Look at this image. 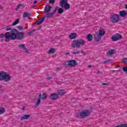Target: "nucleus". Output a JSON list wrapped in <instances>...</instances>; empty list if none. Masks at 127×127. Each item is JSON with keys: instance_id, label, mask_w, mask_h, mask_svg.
I'll return each mask as SVG.
<instances>
[{"instance_id": "nucleus-1", "label": "nucleus", "mask_w": 127, "mask_h": 127, "mask_svg": "<svg viewBox=\"0 0 127 127\" xmlns=\"http://www.w3.org/2000/svg\"><path fill=\"white\" fill-rule=\"evenodd\" d=\"M24 34L22 32H18V31L16 29H13L11 32L5 33V42H9L10 40H20L24 38Z\"/></svg>"}, {"instance_id": "nucleus-2", "label": "nucleus", "mask_w": 127, "mask_h": 127, "mask_svg": "<svg viewBox=\"0 0 127 127\" xmlns=\"http://www.w3.org/2000/svg\"><path fill=\"white\" fill-rule=\"evenodd\" d=\"M86 42L83 39H78L73 41L71 43V46L72 48H80L81 46H83Z\"/></svg>"}, {"instance_id": "nucleus-3", "label": "nucleus", "mask_w": 127, "mask_h": 127, "mask_svg": "<svg viewBox=\"0 0 127 127\" xmlns=\"http://www.w3.org/2000/svg\"><path fill=\"white\" fill-rule=\"evenodd\" d=\"M3 80L5 82L10 81V75L5 71H0V81Z\"/></svg>"}, {"instance_id": "nucleus-4", "label": "nucleus", "mask_w": 127, "mask_h": 127, "mask_svg": "<svg viewBox=\"0 0 127 127\" xmlns=\"http://www.w3.org/2000/svg\"><path fill=\"white\" fill-rule=\"evenodd\" d=\"M46 98H47V94L43 93L42 95H41V93H40L39 94V97L38 98L37 101L35 104L36 107H38V106H39L41 102V99L42 100H45Z\"/></svg>"}, {"instance_id": "nucleus-5", "label": "nucleus", "mask_w": 127, "mask_h": 127, "mask_svg": "<svg viewBox=\"0 0 127 127\" xmlns=\"http://www.w3.org/2000/svg\"><path fill=\"white\" fill-rule=\"evenodd\" d=\"M92 113L91 111L88 110H84L81 111L80 113V117L81 119H85V118H87V117H89L90 114Z\"/></svg>"}, {"instance_id": "nucleus-6", "label": "nucleus", "mask_w": 127, "mask_h": 127, "mask_svg": "<svg viewBox=\"0 0 127 127\" xmlns=\"http://www.w3.org/2000/svg\"><path fill=\"white\" fill-rule=\"evenodd\" d=\"M60 5L62 7H64L65 9L70 8V4L68 3V0H61Z\"/></svg>"}, {"instance_id": "nucleus-7", "label": "nucleus", "mask_w": 127, "mask_h": 127, "mask_svg": "<svg viewBox=\"0 0 127 127\" xmlns=\"http://www.w3.org/2000/svg\"><path fill=\"white\" fill-rule=\"evenodd\" d=\"M111 20L113 23H117L119 22V21L121 20V19H120V15L118 14H113L111 16Z\"/></svg>"}, {"instance_id": "nucleus-8", "label": "nucleus", "mask_w": 127, "mask_h": 127, "mask_svg": "<svg viewBox=\"0 0 127 127\" xmlns=\"http://www.w3.org/2000/svg\"><path fill=\"white\" fill-rule=\"evenodd\" d=\"M65 65H67L68 66H71V67H75V66H77V61L72 60L70 61H68L65 63Z\"/></svg>"}, {"instance_id": "nucleus-9", "label": "nucleus", "mask_w": 127, "mask_h": 127, "mask_svg": "<svg viewBox=\"0 0 127 127\" xmlns=\"http://www.w3.org/2000/svg\"><path fill=\"white\" fill-rule=\"evenodd\" d=\"M112 41H118L120 39H122V35L117 33L112 36L111 38Z\"/></svg>"}, {"instance_id": "nucleus-10", "label": "nucleus", "mask_w": 127, "mask_h": 127, "mask_svg": "<svg viewBox=\"0 0 127 127\" xmlns=\"http://www.w3.org/2000/svg\"><path fill=\"white\" fill-rule=\"evenodd\" d=\"M48 17V13L46 14V15L44 16L43 18H41L40 19L38 20L37 22H35V23H37L38 25H40L44 21V19L45 18H47Z\"/></svg>"}, {"instance_id": "nucleus-11", "label": "nucleus", "mask_w": 127, "mask_h": 127, "mask_svg": "<svg viewBox=\"0 0 127 127\" xmlns=\"http://www.w3.org/2000/svg\"><path fill=\"white\" fill-rule=\"evenodd\" d=\"M58 98H59V96H58L57 93H52L50 96V99L51 100H56Z\"/></svg>"}, {"instance_id": "nucleus-12", "label": "nucleus", "mask_w": 127, "mask_h": 127, "mask_svg": "<svg viewBox=\"0 0 127 127\" xmlns=\"http://www.w3.org/2000/svg\"><path fill=\"white\" fill-rule=\"evenodd\" d=\"M94 39L97 42H99L102 39V36L98 33L95 34L94 35Z\"/></svg>"}, {"instance_id": "nucleus-13", "label": "nucleus", "mask_w": 127, "mask_h": 127, "mask_svg": "<svg viewBox=\"0 0 127 127\" xmlns=\"http://www.w3.org/2000/svg\"><path fill=\"white\" fill-rule=\"evenodd\" d=\"M30 118V115H24L23 116H21L20 121H23L24 120H28Z\"/></svg>"}, {"instance_id": "nucleus-14", "label": "nucleus", "mask_w": 127, "mask_h": 127, "mask_svg": "<svg viewBox=\"0 0 127 127\" xmlns=\"http://www.w3.org/2000/svg\"><path fill=\"white\" fill-rule=\"evenodd\" d=\"M59 7L57 6L55 10L52 12V13H50L48 14V17H52L54 14H55V12H56V11H57V10L59 9Z\"/></svg>"}, {"instance_id": "nucleus-15", "label": "nucleus", "mask_w": 127, "mask_h": 127, "mask_svg": "<svg viewBox=\"0 0 127 127\" xmlns=\"http://www.w3.org/2000/svg\"><path fill=\"white\" fill-rule=\"evenodd\" d=\"M65 92L64 90H58V96H64L65 95Z\"/></svg>"}, {"instance_id": "nucleus-16", "label": "nucleus", "mask_w": 127, "mask_h": 127, "mask_svg": "<svg viewBox=\"0 0 127 127\" xmlns=\"http://www.w3.org/2000/svg\"><path fill=\"white\" fill-rule=\"evenodd\" d=\"M69 38L70 39H75V38H77V34H76V33H72L69 35Z\"/></svg>"}, {"instance_id": "nucleus-17", "label": "nucleus", "mask_w": 127, "mask_h": 127, "mask_svg": "<svg viewBox=\"0 0 127 127\" xmlns=\"http://www.w3.org/2000/svg\"><path fill=\"white\" fill-rule=\"evenodd\" d=\"M127 14V11L123 10L120 12V15L121 17H125Z\"/></svg>"}, {"instance_id": "nucleus-18", "label": "nucleus", "mask_w": 127, "mask_h": 127, "mask_svg": "<svg viewBox=\"0 0 127 127\" xmlns=\"http://www.w3.org/2000/svg\"><path fill=\"white\" fill-rule=\"evenodd\" d=\"M31 16V14L27 12H25L23 14V17L24 18L25 17H30Z\"/></svg>"}, {"instance_id": "nucleus-19", "label": "nucleus", "mask_w": 127, "mask_h": 127, "mask_svg": "<svg viewBox=\"0 0 127 127\" xmlns=\"http://www.w3.org/2000/svg\"><path fill=\"white\" fill-rule=\"evenodd\" d=\"M56 52V50H55V49L53 48H51L48 52V54H54Z\"/></svg>"}, {"instance_id": "nucleus-20", "label": "nucleus", "mask_w": 127, "mask_h": 127, "mask_svg": "<svg viewBox=\"0 0 127 127\" xmlns=\"http://www.w3.org/2000/svg\"><path fill=\"white\" fill-rule=\"evenodd\" d=\"M115 51L116 50L115 49H112L111 50H109L107 53V55H110V56L112 55H114V54H115Z\"/></svg>"}, {"instance_id": "nucleus-21", "label": "nucleus", "mask_w": 127, "mask_h": 127, "mask_svg": "<svg viewBox=\"0 0 127 127\" xmlns=\"http://www.w3.org/2000/svg\"><path fill=\"white\" fill-rule=\"evenodd\" d=\"M98 34H99V35L103 36L106 34V31H105L104 30L100 29Z\"/></svg>"}, {"instance_id": "nucleus-22", "label": "nucleus", "mask_w": 127, "mask_h": 127, "mask_svg": "<svg viewBox=\"0 0 127 127\" xmlns=\"http://www.w3.org/2000/svg\"><path fill=\"white\" fill-rule=\"evenodd\" d=\"M93 36H92L91 34H88L87 36V39L88 40V41H92L93 40Z\"/></svg>"}, {"instance_id": "nucleus-23", "label": "nucleus", "mask_w": 127, "mask_h": 127, "mask_svg": "<svg viewBox=\"0 0 127 127\" xmlns=\"http://www.w3.org/2000/svg\"><path fill=\"white\" fill-rule=\"evenodd\" d=\"M5 113V109L4 108L0 107V115H2Z\"/></svg>"}, {"instance_id": "nucleus-24", "label": "nucleus", "mask_w": 127, "mask_h": 127, "mask_svg": "<svg viewBox=\"0 0 127 127\" xmlns=\"http://www.w3.org/2000/svg\"><path fill=\"white\" fill-rule=\"evenodd\" d=\"M18 47L20 48H22L24 50L26 51V48H25V46L23 44H19L18 45Z\"/></svg>"}, {"instance_id": "nucleus-25", "label": "nucleus", "mask_w": 127, "mask_h": 127, "mask_svg": "<svg viewBox=\"0 0 127 127\" xmlns=\"http://www.w3.org/2000/svg\"><path fill=\"white\" fill-rule=\"evenodd\" d=\"M19 19H17L15 21H14L13 23L12 24V25H16L19 22Z\"/></svg>"}, {"instance_id": "nucleus-26", "label": "nucleus", "mask_w": 127, "mask_h": 127, "mask_svg": "<svg viewBox=\"0 0 127 127\" xmlns=\"http://www.w3.org/2000/svg\"><path fill=\"white\" fill-rule=\"evenodd\" d=\"M36 31V29H33L28 33V35L30 36L31 34H33L34 32Z\"/></svg>"}, {"instance_id": "nucleus-27", "label": "nucleus", "mask_w": 127, "mask_h": 127, "mask_svg": "<svg viewBox=\"0 0 127 127\" xmlns=\"http://www.w3.org/2000/svg\"><path fill=\"white\" fill-rule=\"evenodd\" d=\"M44 14H45V13H48V4L46 5L45 9H44Z\"/></svg>"}, {"instance_id": "nucleus-28", "label": "nucleus", "mask_w": 127, "mask_h": 127, "mask_svg": "<svg viewBox=\"0 0 127 127\" xmlns=\"http://www.w3.org/2000/svg\"><path fill=\"white\" fill-rule=\"evenodd\" d=\"M58 11L59 14H61V13H63V12H64V10H63L62 8H60L58 9Z\"/></svg>"}, {"instance_id": "nucleus-29", "label": "nucleus", "mask_w": 127, "mask_h": 127, "mask_svg": "<svg viewBox=\"0 0 127 127\" xmlns=\"http://www.w3.org/2000/svg\"><path fill=\"white\" fill-rule=\"evenodd\" d=\"M115 127H127V124H122L121 125H118L115 126Z\"/></svg>"}, {"instance_id": "nucleus-30", "label": "nucleus", "mask_w": 127, "mask_h": 127, "mask_svg": "<svg viewBox=\"0 0 127 127\" xmlns=\"http://www.w3.org/2000/svg\"><path fill=\"white\" fill-rule=\"evenodd\" d=\"M72 54H73V55H76V54H80V51H75L72 52Z\"/></svg>"}, {"instance_id": "nucleus-31", "label": "nucleus", "mask_w": 127, "mask_h": 127, "mask_svg": "<svg viewBox=\"0 0 127 127\" xmlns=\"http://www.w3.org/2000/svg\"><path fill=\"white\" fill-rule=\"evenodd\" d=\"M3 37H5V33L4 34H0V38H3Z\"/></svg>"}, {"instance_id": "nucleus-32", "label": "nucleus", "mask_w": 127, "mask_h": 127, "mask_svg": "<svg viewBox=\"0 0 127 127\" xmlns=\"http://www.w3.org/2000/svg\"><path fill=\"white\" fill-rule=\"evenodd\" d=\"M112 61V59H110V60H108L107 61H105L104 62V64H106L107 63H110V62H111Z\"/></svg>"}, {"instance_id": "nucleus-33", "label": "nucleus", "mask_w": 127, "mask_h": 127, "mask_svg": "<svg viewBox=\"0 0 127 127\" xmlns=\"http://www.w3.org/2000/svg\"><path fill=\"white\" fill-rule=\"evenodd\" d=\"M123 63H125L126 64H127V58H125L123 59Z\"/></svg>"}, {"instance_id": "nucleus-34", "label": "nucleus", "mask_w": 127, "mask_h": 127, "mask_svg": "<svg viewBox=\"0 0 127 127\" xmlns=\"http://www.w3.org/2000/svg\"><path fill=\"white\" fill-rule=\"evenodd\" d=\"M49 3L54 4V3H55V0H49Z\"/></svg>"}, {"instance_id": "nucleus-35", "label": "nucleus", "mask_w": 127, "mask_h": 127, "mask_svg": "<svg viewBox=\"0 0 127 127\" xmlns=\"http://www.w3.org/2000/svg\"><path fill=\"white\" fill-rule=\"evenodd\" d=\"M123 72H125L127 73V67H123Z\"/></svg>"}, {"instance_id": "nucleus-36", "label": "nucleus", "mask_w": 127, "mask_h": 127, "mask_svg": "<svg viewBox=\"0 0 127 127\" xmlns=\"http://www.w3.org/2000/svg\"><path fill=\"white\" fill-rule=\"evenodd\" d=\"M17 28L18 29H19V30H22V29H23V27H21V26H18L17 27Z\"/></svg>"}, {"instance_id": "nucleus-37", "label": "nucleus", "mask_w": 127, "mask_h": 127, "mask_svg": "<svg viewBox=\"0 0 127 127\" xmlns=\"http://www.w3.org/2000/svg\"><path fill=\"white\" fill-rule=\"evenodd\" d=\"M51 8H52V7H51L50 5H48V12H49V11H50V10H51Z\"/></svg>"}, {"instance_id": "nucleus-38", "label": "nucleus", "mask_w": 127, "mask_h": 127, "mask_svg": "<svg viewBox=\"0 0 127 127\" xmlns=\"http://www.w3.org/2000/svg\"><path fill=\"white\" fill-rule=\"evenodd\" d=\"M5 30H6V31H8V30H11V27L6 28L5 29Z\"/></svg>"}, {"instance_id": "nucleus-39", "label": "nucleus", "mask_w": 127, "mask_h": 127, "mask_svg": "<svg viewBox=\"0 0 127 127\" xmlns=\"http://www.w3.org/2000/svg\"><path fill=\"white\" fill-rule=\"evenodd\" d=\"M81 53H82L83 55H86V52H84V51L81 50L80 51Z\"/></svg>"}, {"instance_id": "nucleus-40", "label": "nucleus", "mask_w": 127, "mask_h": 127, "mask_svg": "<svg viewBox=\"0 0 127 127\" xmlns=\"http://www.w3.org/2000/svg\"><path fill=\"white\" fill-rule=\"evenodd\" d=\"M21 5H22V4H20L17 5V8H19V7H20V6H21Z\"/></svg>"}, {"instance_id": "nucleus-41", "label": "nucleus", "mask_w": 127, "mask_h": 127, "mask_svg": "<svg viewBox=\"0 0 127 127\" xmlns=\"http://www.w3.org/2000/svg\"><path fill=\"white\" fill-rule=\"evenodd\" d=\"M102 85H103V86H105V85H109V83H102Z\"/></svg>"}, {"instance_id": "nucleus-42", "label": "nucleus", "mask_w": 127, "mask_h": 127, "mask_svg": "<svg viewBox=\"0 0 127 127\" xmlns=\"http://www.w3.org/2000/svg\"><path fill=\"white\" fill-rule=\"evenodd\" d=\"M101 73H102L101 71L97 70V74H101Z\"/></svg>"}, {"instance_id": "nucleus-43", "label": "nucleus", "mask_w": 127, "mask_h": 127, "mask_svg": "<svg viewBox=\"0 0 127 127\" xmlns=\"http://www.w3.org/2000/svg\"><path fill=\"white\" fill-rule=\"evenodd\" d=\"M35 3H37V0L34 1L33 2L34 4H35Z\"/></svg>"}, {"instance_id": "nucleus-44", "label": "nucleus", "mask_w": 127, "mask_h": 127, "mask_svg": "<svg viewBox=\"0 0 127 127\" xmlns=\"http://www.w3.org/2000/svg\"><path fill=\"white\" fill-rule=\"evenodd\" d=\"M22 110L23 111H24V110H25V107H22Z\"/></svg>"}, {"instance_id": "nucleus-45", "label": "nucleus", "mask_w": 127, "mask_h": 127, "mask_svg": "<svg viewBox=\"0 0 127 127\" xmlns=\"http://www.w3.org/2000/svg\"><path fill=\"white\" fill-rule=\"evenodd\" d=\"M51 79H52V77L49 76V77H48V80H51Z\"/></svg>"}, {"instance_id": "nucleus-46", "label": "nucleus", "mask_w": 127, "mask_h": 127, "mask_svg": "<svg viewBox=\"0 0 127 127\" xmlns=\"http://www.w3.org/2000/svg\"><path fill=\"white\" fill-rule=\"evenodd\" d=\"M70 54V53H65V55H69Z\"/></svg>"}, {"instance_id": "nucleus-47", "label": "nucleus", "mask_w": 127, "mask_h": 127, "mask_svg": "<svg viewBox=\"0 0 127 127\" xmlns=\"http://www.w3.org/2000/svg\"><path fill=\"white\" fill-rule=\"evenodd\" d=\"M125 7H126V8H127V4H125Z\"/></svg>"}, {"instance_id": "nucleus-48", "label": "nucleus", "mask_w": 127, "mask_h": 127, "mask_svg": "<svg viewBox=\"0 0 127 127\" xmlns=\"http://www.w3.org/2000/svg\"><path fill=\"white\" fill-rule=\"evenodd\" d=\"M57 70H60L61 68L57 67Z\"/></svg>"}, {"instance_id": "nucleus-49", "label": "nucleus", "mask_w": 127, "mask_h": 127, "mask_svg": "<svg viewBox=\"0 0 127 127\" xmlns=\"http://www.w3.org/2000/svg\"><path fill=\"white\" fill-rule=\"evenodd\" d=\"M91 67H92V65H89L88 66V68H91Z\"/></svg>"}, {"instance_id": "nucleus-50", "label": "nucleus", "mask_w": 127, "mask_h": 127, "mask_svg": "<svg viewBox=\"0 0 127 127\" xmlns=\"http://www.w3.org/2000/svg\"><path fill=\"white\" fill-rule=\"evenodd\" d=\"M117 67H120V65H117Z\"/></svg>"}, {"instance_id": "nucleus-51", "label": "nucleus", "mask_w": 127, "mask_h": 127, "mask_svg": "<svg viewBox=\"0 0 127 127\" xmlns=\"http://www.w3.org/2000/svg\"><path fill=\"white\" fill-rule=\"evenodd\" d=\"M36 23H34L33 24V25H34L35 24H36Z\"/></svg>"}, {"instance_id": "nucleus-52", "label": "nucleus", "mask_w": 127, "mask_h": 127, "mask_svg": "<svg viewBox=\"0 0 127 127\" xmlns=\"http://www.w3.org/2000/svg\"><path fill=\"white\" fill-rule=\"evenodd\" d=\"M0 88H1V86L0 85Z\"/></svg>"}, {"instance_id": "nucleus-53", "label": "nucleus", "mask_w": 127, "mask_h": 127, "mask_svg": "<svg viewBox=\"0 0 127 127\" xmlns=\"http://www.w3.org/2000/svg\"><path fill=\"white\" fill-rule=\"evenodd\" d=\"M35 108H37V107H35Z\"/></svg>"}]
</instances>
